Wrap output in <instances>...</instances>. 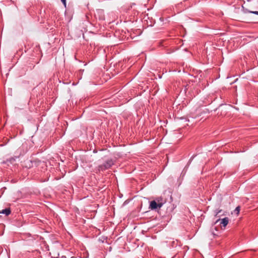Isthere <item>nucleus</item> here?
Here are the masks:
<instances>
[{
  "instance_id": "f03ea898",
  "label": "nucleus",
  "mask_w": 258,
  "mask_h": 258,
  "mask_svg": "<svg viewBox=\"0 0 258 258\" xmlns=\"http://www.w3.org/2000/svg\"><path fill=\"white\" fill-rule=\"evenodd\" d=\"M162 206L160 204L156 203V201L153 200L150 202L149 208L152 210H156L161 208Z\"/></svg>"
},
{
  "instance_id": "9b49d317",
  "label": "nucleus",
  "mask_w": 258,
  "mask_h": 258,
  "mask_svg": "<svg viewBox=\"0 0 258 258\" xmlns=\"http://www.w3.org/2000/svg\"><path fill=\"white\" fill-rule=\"evenodd\" d=\"M74 256H71V257H70V258H74Z\"/></svg>"
},
{
  "instance_id": "1a4fd4ad",
  "label": "nucleus",
  "mask_w": 258,
  "mask_h": 258,
  "mask_svg": "<svg viewBox=\"0 0 258 258\" xmlns=\"http://www.w3.org/2000/svg\"><path fill=\"white\" fill-rule=\"evenodd\" d=\"M62 4L64 5V0H61Z\"/></svg>"
},
{
  "instance_id": "423d86ee",
  "label": "nucleus",
  "mask_w": 258,
  "mask_h": 258,
  "mask_svg": "<svg viewBox=\"0 0 258 258\" xmlns=\"http://www.w3.org/2000/svg\"><path fill=\"white\" fill-rule=\"evenodd\" d=\"M235 211L236 212V213L238 214L240 211V207H237L235 210Z\"/></svg>"
},
{
  "instance_id": "f257e3e1",
  "label": "nucleus",
  "mask_w": 258,
  "mask_h": 258,
  "mask_svg": "<svg viewBox=\"0 0 258 258\" xmlns=\"http://www.w3.org/2000/svg\"><path fill=\"white\" fill-rule=\"evenodd\" d=\"M114 163L112 159H109L105 161L104 163L102 165H100L98 166V170L99 171H104L107 169L110 168L113 165Z\"/></svg>"
},
{
  "instance_id": "20e7f679",
  "label": "nucleus",
  "mask_w": 258,
  "mask_h": 258,
  "mask_svg": "<svg viewBox=\"0 0 258 258\" xmlns=\"http://www.w3.org/2000/svg\"><path fill=\"white\" fill-rule=\"evenodd\" d=\"M154 201H156V203L160 204L161 206H162L166 202V199H164L162 196L156 198Z\"/></svg>"
},
{
  "instance_id": "7ed1b4c3",
  "label": "nucleus",
  "mask_w": 258,
  "mask_h": 258,
  "mask_svg": "<svg viewBox=\"0 0 258 258\" xmlns=\"http://www.w3.org/2000/svg\"><path fill=\"white\" fill-rule=\"evenodd\" d=\"M218 222H220V224L221 225V227L225 228L229 222V219L227 217H225L222 219H219L216 221L215 223H217Z\"/></svg>"
},
{
  "instance_id": "0eeeda50",
  "label": "nucleus",
  "mask_w": 258,
  "mask_h": 258,
  "mask_svg": "<svg viewBox=\"0 0 258 258\" xmlns=\"http://www.w3.org/2000/svg\"><path fill=\"white\" fill-rule=\"evenodd\" d=\"M250 13L258 15V11H251Z\"/></svg>"
},
{
  "instance_id": "6e6552de",
  "label": "nucleus",
  "mask_w": 258,
  "mask_h": 258,
  "mask_svg": "<svg viewBox=\"0 0 258 258\" xmlns=\"http://www.w3.org/2000/svg\"><path fill=\"white\" fill-rule=\"evenodd\" d=\"M72 17H73V16H69V21H71V20L72 19Z\"/></svg>"
},
{
  "instance_id": "39448f33",
  "label": "nucleus",
  "mask_w": 258,
  "mask_h": 258,
  "mask_svg": "<svg viewBox=\"0 0 258 258\" xmlns=\"http://www.w3.org/2000/svg\"><path fill=\"white\" fill-rule=\"evenodd\" d=\"M11 213L10 208H6L0 211V214H5L6 216H8Z\"/></svg>"
},
{
  "instance_id": "9d476101",
  "label": "nucleus",
  "mask_w": 258,
  "mask_h": 258,
  "mask_svg": "<svg viewBox=\"0 0 258 258\" xmlns=\"http://www.w3.org/2000/svg\"><path fill=\"white\" fill-rule=\"evenodd\" d=\"M71 83V81H69V82H66V84H69V83Z\"/></svg>"
},
{
  "instance_id": "f8f14e48",
  "label": "nucleus",
  "mask_w": 258,
  "mask_h": 258,
  "mask_svg": "<svg viewBox=\"0 0 258 258\" xmlns=\"http://www.w3.org/2000/svg\"><path fill=\"white\" fill-rule=\"evenodd\" d=\"M66 258H67V257H66Z\"/></svg>"
}]
</instances>
